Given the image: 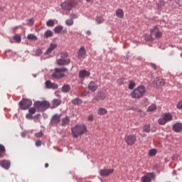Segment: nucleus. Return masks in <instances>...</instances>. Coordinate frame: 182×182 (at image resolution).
Here are the masks:
<instances>
[{
	"mask_svg": "<svg viewBox=\"0 0 182 182\" xmlns=\"http://www.w3.org/2000/svg\"><path fill=\"white\" fill-rule=\"evenodd\" d=\"M6 151V149H5V146L2 144H0V159H2L4 156H5Z\"/></svg>",
	"mask_w": 182,
	"mask_h": 182,
	"instance_id": "25",
	"label": "nucleus"
},
{
	"mask_svg": "<svg viewBox=\"0 0 182 182\" xmlns=\"http://www.w3.org/2000/svg\"><path fill=\"white\" fill-rule=\"evenodd\" d=\"M36 146L37 147H41V146H42V141H41V140H37L36 141Z\"/></svg>",
	"mask_w": 182,
	"mask_h": 182,
	"instance_id": "48",
	"label": "nucleus"
},
{
	"mask_svg": "<svg viewBox=\"0 0 182 182\" xmlns=\"http://www.w3.org/2000/svg\"><path fill=\"white\" fill-rule=\"evenodd\" d=\"M50 107V104L47 101H37L34 104V107L38 109L39 112H45V110H46V109H49Z\"/></svg>",
	"mask_w": 182,
	"mask_h": 182,
	"instance_id": "3",
	"label": "nucleus"
},
{
	"mask_svg": "<svg viewBox=\"0 0 182 182\" xmlns=\"http://www.w3.org/2000/svg\"><path fill=\"white\" fill-rule=\"evenodd\" d=\"M73 23H75V22L73 19H68L65 21V24L67 25V26H72Z\"/></svg>",
	"mask_w": 182,
	"mask_h": 182,
	"instance_id": "39",
	"label": "nucleus"
},
{
	"mask_svg": "<svg viewBox=\"0 0 182 182\" xmlns=\"http://www.w3.org/2000/svg\"><path fill=\"white\" fill-rule=\"evenodd\" d=\"M144 39H145V41H154V39H153V37L150 34H146L144 36Z\"/></svg>",
	"mask_w": 182,
	"mask_h": 182,
	"instance_id": "37",
	"label": "nucleus"
},
{
	"mask_svg": "<svg viewBox=\"0 0 182 182\" xmlns=\"http://www.w3.org/2000/svg\"><path fill=\"white\" fill-rule=\"evenodd\" d=\"M72 103L73 105L79 106L82 105V103H83V101H82V100H80V98H75L74 100H72Z\"/></svg>",
	"mask_w": 182,
	"mask_h": 182,
	"instance_id": "26",
	"label": "nucleus"
},
{
	"mask_svg": "<svg viewBox=\"0 0 182 182\" xmlns=\"http://www.w3.org/2000/svg\"><path fill=\"white\" fill-rule=\"evenodd\" d=\"M62 104V101L59 99H54L51 102V109H55V107H58V106H60Z\"/></svg>",
	"mask_w": 182,
	"mask_h": 182,
	"instance_id": "20",
	"label": "nucleus"
},
{
	"mask_svg": "<svg viewBox=\"0 0 182 182\" xmlns=\"http://www.w3.org/2000/svg\"><path fill=\"white\" fill-rule=\"evenodd\" d=\"M26 119H28L29 120L33 119V116H32V114H30V112H28V114H27L26 115Z\"/></svg>",
	"mask_w": 182,
	"mask_h": 182,
	"instance_id": "47",
	"label": "nucleus"
},
{
	"mask_svg": "<svg viewBox=\"0 0 182 182\" xmlns=\"http://www.w3.org/2000/svg\"><path fill=\"white\" fill-rule=\"evenodd\" d=\"M96 22L98 25H100V23H103V22H105V19L102 17H97Z\"/></svg>",
	"mask_w": 182,
	"mask_h": 182,
	"instance_id": "40",
	"label": "nucleus"
},
{
	"mask_svg": "<svg viewBox=\"0 0 182 182\" xmlns=\"http://www.w3.org/2000/svg\"><path fill=\"white\" fill-rule=\"evenodd\" d=\"M38 52H40V53H41V50H38Z\"/></svg>",
	"mask_w": 182,
	"mask_h": 182,
	"instance_id": "56",
	"label": "nucleus"
},
{
	"mask_svg": "<svg viewBox=\"0 0 182 182\" xmlns=\"http://www.w3.org/2000/svg\"><path fill=\"white\" fill-rule=\"evenodd\" d=\"M145 93L146 87L143 85H140L131 92L130 96L132 99H141Z\"/></svg>",
	"mask_w": 182,
	"mask_h": 182,
	"instance_id": "2",
	"label": "nucleus"
},
{
	"mask_svg": "<svg viewBox=\"0 0 182 182\" xmlns=\"http://www.w3.org/2000/svg\"><path fill=\"white\" fill-rule=\"evenodd\" d=\"M88 89L91 92H96L97 90V85L96 84V82H95V81H91L88 84Z\"/></svg>",
	"mask_w": 182,
	"mask_h": 182,
	"instance_id": "19",
	"label": "nucleus"
},
{
	"mask_svg": "<svg viewBox=\"0 0 182 182\" xmlns=\"http://www.w3.org/2000/svg\"><path fill=\"white\" fill-rule=\"evenodd\" d=\"M98 100H104V99H106V94L103 93V92H100L98 94Z\"/></svg>",
	"mask_w": 182,
	"mask_h": 182,
	"instance_id": "38",
	"label": "nucleus"
},
{
	"mask_svg": "<svg viewBox=\"0 0 182 182\" xmlns=\"http://www.w3.org/2000/svg\"><path fill=\"white\" fill-rule=\"evenodd\" d=\"M63 31V27L62 26H58L54 28L55 33H60Z\"/></svg>",
	"mask_w": 182,
	"mask_h": 182,
	"instance_id": "33",
	"label": "nucleus"
},
{
	"mask_svg": "<svg viewBox=\"0 0 182 182\" xmlns=\"http://www.w3.org/2000/svg\"><path fill=\"white\" fill-rule=\"evenodd\" d=\"M87 120H88V122H93V120H95V118L93 117V116L92 114H90L87 117Z\"/></svg>",
	"mask_w": 182,
	"mask_h": 182,
	"instance_id": "49",
	"label": "nucleus"
},
{
	"mask_svg": "<svg viewBox=\"0 0 182 182\" xmlns=\"http://www.w3.org/2000/svg\"><path fill=\"white\" fill-rule=\"evenodd\" d=\"M13 38L14 39V41H17L18 43H21V38L20 36L16 35L13 37Z\"/></svg>",
	"mask_w": 182,
	"mask_h": 182,
	"instance_id": "43",
	"label": "nucleus"
},
{
	"mask_svg": "<svg viewBox=\"0 0 182 182\" xmlns=\"http://www.w3.org/2000/svg\"><path fill=\"white\" fill-rule=\"evenodd\" d=\"M0 166L3 167V168L8 170L9 167H11V161L6 159L0 161Z\"/></svg>",
	"mask_w": 182,
	"mask_h": 182,
	"instance_id": "16",
	"label": "nucleus"
},
{
	"mask_svg": "<svg viewBox=\"0 0 182 182\" xmlns=\"http://www.w3.org/2000/svg\"><path fill=\"white\" fill-rule=\"evenodd\" d=\"M172 129L173 132H176V133H180V132H181L182 130V123L181 122L175 123L173 125Z\"/></svg>",
	"mask_w": 182,
	"mask_h": 182,
	"instance_id": "17",
	"label": "nucleus"
},
{
	"mask_svg": "<svg viewBox=\"0 0 182 182\" xmlns=\"http://www.w3.org/2000/svg\"><path fill=\"white\" fill-rule=\"evenodd\" d=\"M136 141H137L136 134H129L125 136V143H127L128 146H133Z\"/></svg>",
	"mask_w": 182,
	"mask_h": 182,
	"instance_id": "8",
	"label": "nucleus"
},
{
	"mask_svg": "<svg viewBox=\"0 0 182 182\" xmlns=\"http://www.w3.org/2000/svg\"><path fill=\"white\" fill-rule=\"evenodd\" d=\"M70 122V118H69V117H65V118L62 119L61 125L63 127H66L68 126V124H69Z\"/></svg>",
	"mask_w": 182,
	"mask_h": 182,
	"instance_id": "23",
	"label": "nucleus"
},
{
	"mask_svg": "<svg viewBox=\"0 0 182 182\" xmlns=\"http://www.w3.org/2000/svg\"><path fill=\"white\" fill-rule=\"evenodd\" d=\"M171 120H173V115L167 112L164 114L162 118L159 119L158 123L160 126H164L166 123H168V122H171Z\"/></svg>",
	"mask_w": 182,
	"mask_h": 182,
	"instance_id": "7",
	"label": "nucleus"
},
{
	"mask_svg": "<svg viewBox=\"0 0 182 182\" xmlns=\"http://www.w3.org/2000/svg\"><path fill=\"white\" fill-rule=\"evenodd\" d=\"M176 107L179 110H182V101H180L179 102H178Z\"/></svg>",
	"mask_w": 182,
	"mask_h": 182,
	"instance_id": "45",
	"label": "nucleus"
},
{
	"mask_svg": "<svg viewBox=\"0 0 182 182\" xmlns=\"http://www.w3.org/2000/svg\"><path fill=\"white\" fill-rule=\"evenodd\" d=\"M86 57V49L84 47H81L77 53L78 59H85Z\"/></svg>",
	"mask_w": 182,
	"mask_h": 182,
	"instance_id": "14",
	"label": "nucleus"
},
{
	"mask_svg": "<svg viewBox=\"0 0 182 182\" xmlns=\"http://www.w3.org/2000/svg\"><path fill=\"white\" fill-rule=\"evenodd\" d=\"M53 36V32L50 30H47L44 33V38H50Z\"/></svg>",
	"mask_w": 182,
	"mask_h": 182,
	"instance_id": "30",
	"label": "nucleus"
},
{
	"mask_svg": "<svg viewBox=\"0 0 182 182\" xmlns=\"http://www.w3.org/2000/svg\"><path fill=\"white\" fill-rule=\"evenodd\" d=\"M46 26L48 27L55 26V21L52 19H50L46 22Z\"/></svg>",
	"mask_w": 182,
	"mask_h": 182,
	"instance_id": "36",
	"label": "nucleus"
},
{
	"mask_svg": "<svg viewBox=\"0 0 182 182\" xmlns=\"http://www.w3.org/2000/svg\"><path fill=\"white\" fill-rule=\"evenodd\" d=\"M35 136L37 138L42 137L43 136V132H38L35 134Z\"/></svg>",
	"mask_w": 182,
	"mask_h": 182,
	"instance_id": "46",
	"label": "nucleus"
},
{
	"mask_svg": "<svg viewBox=\"0 0 182 182\" xmlns=\"http://www.w3.org/2000/svg\"><path fill=\"white\" fill-rule=\"evenodd\" d=\"M87 95H89V92L85 91V92H83L81 94V96H82V97H85L87 96Z\"/></svg>",
	"mask_w": 182,
	"mask_h": 182,
	"instance_id": "51",
	"label": "nucleus"
},
{
	"mask_svg": "<svg viewBox=\"0 0 182 182\" xmlns=\"http://www.w3.org/2000/svg\"><path fill=\"white\" fill-rule=\"evenodd\" d=\"M134 87H136V83H134V82H133L132 80H130L129 84L128 85V88L130 90H133V89H134Z\"/></svg>",
	"mask_w": 182,
	"mask_h": 182,
	"instance_id": "34",
	"label": "nucleus"
},
{
	"mask_svg": "<svg viewBox=\"0 0 182 182\" xmlns=\"http://www.w3.org/2000/svg\"><path fill=\"white\" fill-rule=\"evenodd\" d=\"M113 173H114V169L113 168L101 169L100 171V174L102 177H107L108 176H110V174H113Z\"/></svg>",
	"mask_w": 182,
	"mask_h": 182,
	"instance_id": "13",
	"label": "nucleus"
},
{
	"mask_svg": "<svg viewBox=\"0 0 182 182\" xmlns=\"http://www.w3.org/2000/svg\"><path fill=\"white\" fill-rule=\"evenodd\" d=\"M46 86L48 89H58V85L53 83L52 82L47 80L46 82Z\"/></svg>",
	"mask_w": 182,
	"mask_h": 182,
	"instance_id": "21",
	"label": "nucleus"
},
{
	"mask_svg": "<svg viewBox=\"0 0 182 182\" xmlns=\"http://www.w3.org/2000/svg\"><path fill=\"white\" fill-rule=\"evenodd\" d=\"M18 105L21 110H28L32 106V100L23 98L19 102Z\"/></svg>",
	"mask_w": 182,
	"mask_h": 182,
	"instance_id": "6",
	"label": "nucleus"
},
{
	"mask_svg": "<svg viewBox=\"0 0 182 182\" xmlns=\"http://www.w3.org/2000/svg\"><path fill=\"white\" fill-rule=\"evenodd\" d=\"M27 39H28V41H38V37L34 34H28L27 36Z\"/></svg>",
	"mask_w": 182,
	"mask_h": 182,
	"instance_id": "31",
	"label": "nucleus"
},
{
	"mask_svg": "<svg viewBox=\"0 0 182 182\" xmlns=\"http://www.w3.org/2000/svg\"><path fill=\"white\" fill-rule=\"evenodd\" d=\"M107 113V109L103 107H100L97 110V114H100V116L103 114H106Z\"/></svg>",
	"mask_w": 182,
	"mask_h": 182,
	"instance_id": "27",
	"label": "nucleus"
},
{
	"mask_svg": "<svg viewBox=\"0 0 182 182\" xmlns=\"http://www.w3.org/2000/svg\"><path fill=\"white\" fill-rule=\"evenodd\" d=\"M60 119H62V114H54L51 119V124L53 126H58V123H60Z\"/></svg>",
	"mask_w": 182,
	"mask_h": 182,
	"instance_id": "11",
	"label": "nucleus"
},
{
	"mask_svg": "<svg viewBox=\"0 0 182 182\" xmlns=\"http://www.w3.org/2000/svg\"><path fill=\"white\" fill-rule=\"evenodd\" d=\"M87 35H88V36L92 35V31H87Z\"/></svg>",
	"mask_w": 182,
	"mask_h": 182,
	"instance_id": "53",
	"label": "nucleus"
},
{
	"mask_svg": "<svg viewBox=\"0 0 182 182\" xmlns=\"http://www.w3.org/2000/svg\"><path fill=\"white\" fill-rule=\"evenodd\" d=\"M71 133L73 137L77 139V137L83 136L85 133H87V127L86 125H85V124H75L71 128Z\"/></svg>",
	"mask_w": 182,
	"mask_h": 182,
	"instance_id": "1",
	"label": "nucleus"
},
{
	"mask_svg": "<svg viewBox=\"0 0 182 182\" xmlns=\"http://www.w3.org/2000/svg\"><path fill=\"white\" fill-rule=\"evenodd\" d=\"M65 72H68V68H55L52 77H54V79H62V77H65V74H63Z\"/></svg>",
	"mask_w": 182,
	"mask_h": 182,
	"instance_id": "5",
	"label": "nucleus"
},
{
	"mask_svg": "<svg viewBox=\"0 0 182 182\" xmlns=\"http://www.w3.org/2000/svg\"><path fill=\"white\" fill-rule=\"evenodd\" d=\"M86 2H90L92 0H85Z\"/></svg>",
	"mask_w": 182,
	"mask_h": 182,
	"instance_id": "55",
	"label": "nucleus"
},
{
	"mask_svg": "<svg viewBox=\"0 0 182 182\" xmlns=\"http://www.w3.org/2000/svg\"><path fill=\"white\" fill-rule=\"evenodd\" d=\"M159 8H161L164 6V0H159V2L157 4Z\"/></svg>",
	"mask_w": 182,
	"mask_h": 182,
	"instance_id": "44",
	"label": "nucleus"
},
{
	"mask_svg": "<svg viewBox=\"0 0 182 182\" xmlns=\"http://www.w3.org/2000/svg\"><path fill=\"white\" fill-rule=\"evenodd\" d=\"M90 76V72L86 70H82L79 72L80 79H85V77H89Z\"/></svg>",
	"mask_w": 182,
	"mask_h": 182,
	"instance_id": "15",
	"label": "nucleus"
},
{
	"mask_svg": "<svg viewBox=\"0 0 182 182\" xmlns=\"http://www.w3.org/2000/svg\"><path fill=\"white\" fill-rule=\"evenodd\" d=\"M156 176L154 173H148L141 178V182H151V178H154Z\"/></svg>",
	"mask_w": 182,
	"mask_h": 182,
	"instance_id": "12",
	"label": "nucleus"
},
{
	"mask_svg": "<svg viewBox=\"0 0 182 182\" xmlns=\"http://www.w3.org/2000/svg\"><path fill=\"white\" fill-rule=\"evenodd\" d=\"M35 22V20L33 18H30L28 20H27V25H28L29 26H32V25H33Z\"/></svg>",
	"mask_w": 182,
	"mask_h": 182,
	"instance_id": "42",
	"label": "nucleus"
},
{
	"mask_svg": "<svg viewBox=\"0 0 182 182\" xmlns=\"http://www.w3.org/2000/svg\"><path fill=\"white\" fill-rule=\"evenodd\" d=\"M62 92H63V93H68L70 92V85H63V87H62Z\"/></svg>",
	"mask_w": 182,
	"mask_h": 182,
	"instance_id": "28",
	"label": "nucleus"
},
{
	"mask_svg": "<svg viewBox=\"0 0 182 182\" xmlns=\"http://www.w3.org/2000/svg\"><path fill=\"white\" fill-rule=\"evenodd\" d=\"M151 68H152V69H154V70H157V66L155 64L151 63Z\"/></svg>",
	"mask_w": 182,
	"mask_h": 182,
	"instance_id": "52",
	"label": "nucleus"
},
{
	"mask_svg": "<svg viewBox=\"0 0 182 182\" xmlns=\"http://www.w3.org/2000/svg\"><path fill=\"white\" fill-rule=\"evenodd\" d=\"M156 110H157V105L154 104L149 106L147 109V112H156Z\"/></svg>",
	"mask_w": 182,
	"mask_h": 182,
	"instance_id": "29",
	"label": "nucleus"
},
{
	"mask_svg": "<svg viewBox=\"0 0 182 182\" xmlns=\"http://www.w3.org/2000/svg\"><path fill=\"white\" fill-rule=\"evenodd\" d=\"M70 18L73 21V19H76L77 17L76 16V14H72L70 15Z\"/></svg>",
	"mask_w": 182,
	"mask_h": 182,
	"instance_id": "50",
	"label": "nucleus"
},
{
	"mask_svg": "<svg viewBox=\"0 0 182 182\" xmlns=\"http://www.w3.org/2000/svg\"><path fill=\"white\" fill-rule=\"evenodd\" d=\"M154 85H156L158 87L164 86V80L161 77H156L154 81Z\"/></svg>",
	"mask_w": 182,
	"mask_h": 182,
	"instance_id": "18",
	"label": "nucleus"
},
{
	"mask_svg": "<svg viewBox=\"0 0 182 182\" xmlns=\"http://www.w3.org/2000/svg\"><path fill=\"white\" fill-rule=\"evenodd\" d=\"M116 15L117 18H122L124 16V11H123V9H118L116 11Z\"/></svg>",
	"mask_w": 182,
	"mask_h": 182,
	"instance_id": "24",
	"label": "nucleus"
},
{
	"mask_svg": "<svg viewBox=\"0 0 182 182\" xmlns=\"http://www.w3.org/2000/svg\"><path fill=\"white\" fill-rule=\"evenodd\" d=\"M65 58H68V53H62L61 58L57 59L56 62L58 66H68L70 64V59H65Z\"/></svg>",
	"mask_w": 182,
	"mask_h": 182,
	"instance_id": "4",
	"label": "nucleus"
},
{
	"mask_svg": "<svg viewBox=\"0 0 182 182\" xmlns=\"http://www.w3.org/2000/svg\"><path fill=\"white\" fill-rule=\"evenodd\" d=\"M56 48H58V45L56 44H50V47L47 49V50L46 51V55H49V53H52V51L54 49H56Z\"/></svg>",
	"mask_w": 182,
	"mask_h": 182,
	"instance_id": "22",
	"label": "nucleus"
},
{
	"mask_svg": "<svg viewBox=\"0 0 182 182\" xmlns=\"http://www.w3.org/2000/svg\"><path fill=\"white\" fill-rule=\"evenodd\" d=\"M28 113H30L31 114H35L36 113V107L29 108Z\"/></svg>",
	"mask_w": 182,
	"mask_h": 182,
	"instance_id": "41",
	"label": "nucleus"
},
{
	"mask_svg": "<svg viewBox=\"0 0 182 182\" xmlns=\"http://www.w3.org/2000/svg\"><path fill=\"white\" fill-rule=\"evenodd\" d=\"M151 127L150 124L144 125L143 127V132L145 133H150Z\"/></svg>",
	"mask_w": 182,
	"mask_h": 182,
	"instance_id": "35",
	"label": "nucleus"
},
{
	"mask_svg": "<svg viewBox=\"0 0 182 182\" xmlns=\"http://www.w3.org/2000/svg\"><path fill=\"white\" fill-rule=\"evenodd\" d=\"M74 4L75 1L70 0L68 1L63 2L60 6L63 11H72V8H73Z\"/></svg>",
	"mask_w": 182,
	"mask_h": 182,
	"instance_id": "9",
	"label": "nucleus"
},
{
	"mask_svg": "<svg viewBox=\"0 0 182 182\" xmlns=\"http://www.w3.org/2000/svg\"><path fill=\"white\" fill-rule=\"evenodd\" d=\"M45 167L46 168H48V167H49V164L48 163L45 164Z\"/></svg>",
	"mask_w": 182,
	"mask_h": 182,
	"instance_id": "54",
	"label": "nucleus"
},
{
	"mask_svg": "<svg viewBox=\"0 0 182 182\" xmlns=\"http://www.w3.org/2000/svg\"><path fill=\"white\" fill-rule=\"evenodd\" d=\"M150 33L151 35L155 36L156 39H160V38L163 36V33L160 31V29L157 26H155L153 28H151L150 30Z\"/></svg>",
	"mask_w": 182,
	"mask_h": 182,
	"instance_id": "10",
	"label": "nucleus"
},
{
	"mask_svg": "<svg viewBox=\"0 0 182 182\" xmlns=\"http://www.w3.org/2000/svg\"><path fill=\"white\" fill-rule=\"evenodd\" d=\"M156 154H157V149H151L149 151V156H150L151 157H154V156H156Z\"/></svg>",
	"mask_w": 182,
	"mask_h": 182,
	"instance_id": "32",
	"label": "nucleus"
}]
</instances>
